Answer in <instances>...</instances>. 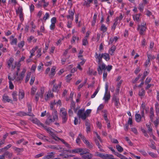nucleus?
<instances>
[{"mask_svg":"<svg viewBox=\"0 0 159 159\" xmlns=\"http://www.w3.org/2000/svg\"><path fill=\"white\" fill-rule=\"evenodd\" d=\"M147 27L146 23L143 22L141 25H138L137 30L141 35H144L145 34Z\"/></svg>","mask_w":159,"mask_h":159,"instance_id":"obj_1","label":"nucleus"},{"mask_svg":"<svg viewBox=\"0 0 159 159\" xmlns=\"http://www.w3.org/2000/svg\"><path fill=\"white\" fill-rule=\"evenodd\" d=\"M58 116L57 111H55L54 113H53L52 117L49 116L46 119L45 121L46 124L49 125L51 123L53 122L55 120L58 119Z\"/></svg>","mask_w":159,"mask_h":159,"instance_id":"obj_2","label":"nucleus"},{"mask_svg":"<svg viewBox=\"0 0 159 159\" xmlns=\"http://www.w3.org/2000/svg\"><path fill=\"white\" fill-rule=\"evenodd\" d=\"M109 88L108 83H106L105 85V94L103 98V99L104 100L105 102H107L110 99L111 95L110 92L108 91Z\"/></svg>","mask_w":159,"mask_h":159,"instance_id":"obj_3","label":"nucleus"},{"mask_svg":"<svg viewBox=\"0 0 159 159\" xmlns=\"http://www.w3.org/2000/svg\"><path fill=\"white\" fill-rule=\"evenodd\" d=\"M98 66L97 71L99 75H102L103 71L106 70V66L104 63L102 62L98 63Z\"/></svg>","mask_w":159,"mask_h":159,"instance_id":"obj_4","label":"nucleus"},{"mask_svg":"<svg viewBox=\"0 0 159 159\" xmlns=\"http://www.w3.org/2000/svg\"><path fill=\"white\" fill-rule=\"evenodd\" d=\"M112 102L114 103L115 106L116 108H117L119 107L120 104L119 102V98L116 94H113L112 99Z\"/></svg>","mask_w":159,"mask_h":159,"instance_id":"obj_5","label":"nucleus"},{"mask_svg":"<svg viewBox=\"0 0 159 159\" xmlns=\"http://www.w3.org/2000/svg\"><path fill=\"white\" fill-rule=\"evenodd\" d=\"M77 116L79 118L83 120H86L87 118V116L84 112V109H80L77 113Z\"/></svg>","mask_w":159,"mask_h":159,"instance_id":"obj_6","label":"nucleus"},{"mask_svg":"<svg viewBox=\"0 0 159 159\" xmlns=\"http://www.w3.org/2000/svg\"><path fill=\"white\" fill-rule=\"evenodd\" d=\"M48 4V2H46L45 0H41L39 1L38 3L36 4V6L38 7L43 6V7L45 8L47 7Z\"/></svg>","mask_w":159,"mask_h":159,"instance_id":"obj_7","label":"nucleus"},{"mask_svg":"<svg viewBox=\"0 0 159 159\" xmlns=\"http://www.w3.org/2000/svg\"><path fill=\"white\" fill-rule=\"evenodd\" d=\"M62 83L60 82L58 84H54L53 85L52 89L53 92L58 93L59 91V89L61 88V86Z\"/></svg>","mask_w":159,"mask_h":159,"instance_id":"obj_8","label":"nucleus"},{"mask_svg":"<svg viewBox=\"0 0 159 159\" xmlns=\"http://www.w3.org/2000/svg\"><path fill=\"white\" fill-rule=\"evenodd\" d=\"M74 12L75 10H73L72 9L69 10L68 11L69 15L66 16L67 19L73 20L74 19Z\"/></svg>","mask_w":159,"mask_h":159,"instance_id":"obj_9","label":"nucleus"},{"mask_svg":"<svg viewBox=\"0 0 159 159\" xmlns=\"http://www.w3.org/2000/svg\"><path fill=\"white\" fill-rule=\"evenodd\" d=\"M94 57L98 63L102 62V53L98 54L97 52H96L94 55Z\"/></svg>","mask_w":159,"mask_h":159,"instance_id":"obj_10","label":"nucleus"},{"mask_svg":"<svg viewBox=\"0 0 159 159\" xmlns=\"http://www.w3.org/2000/svg\"><path fill=\"white\" fill-rule=\"evenodd\" d=\"M2 101L4 102H11L12 103V100L9 98L8 96L6 94H4L2 96Z\"/></svg>","mask_w":159,"mask_h":159,"instance_id":"obj_11","label":"nucleus"},{"mask_svg":"<svg viewBox=\"0 0 159 159\" xmlns=\"http://www.w3.org/2000/svg\"><path fill=\"white\" fill-rule=\"evenodd\" d=\"M55 153L51 152L48 153V154L43 157V159H51L54 157Z\"/></svg>","mask_w":159,"mask_h":159,"instance_id":"obj_12","label":"nucleus"},{"mask_svg":"<svg viewBox=\"0 0 159 159\" xmlns=\"http://www.w3.org/2000/svg\"><path fill=\"white\" fill-rule=\"evenodd\" d=\"M53 97V94L51 90H48V94L45 96V99L46 101H48L50 98Z\"/></svg>","mask_w":159,"mask_h":159,"instance_id":"obj_13","label":"nucleus"},{"mask_svg":"<svg viewBox=\"0 0 159 159\" xmlns=\"http://www.w3.org/2000/svg\"><path fill=\"white\" fill-rule=\"evenodd\" d=\"M17 115L22 116H34L33 114H28V113L24 111H20L17 113Z\"/></svg>","mask_w":159,"mask_h":159,"instance_id":"obj_14","label":"nucleus"},{"mask_svg":"<svg viewBox=\"0 0 159 159\" xmlns=\"http://www.w3.org/2000/svg\"><path fill=\"white\" fill-rule=\"evenodd\" d=\"M13 150L17 153V155H20V153L24 151L23 148H19L16 147H13L12 148Z\"/></svg>","mask_w":159,"mask_h":159,"instance_id":"obj_15","label":"nucleus"},{"mask_svg":"<svg viewBox=\"0 0 159 159\" xmlns=\"http://www.w3.org/2000/svg\"><path fill=\"white\" fill-rule=\"evenodd\" d=\"M48 147L50 148L58 150L60 152H61V150L62 149V148L60 146L57 145H51L49 146Z\"/></svg>","mask_w":159,"mask_h":159,"instance_id":"obj_16","label":"nucleus"},{"mask_svg":"<svg viewBox=\"0 0 159 159\" xmlns=\"http://www.w3.org/2000/svg\"><path fill=\"white\" fill-rule=\"evenodd\" d=\"M4 153L2 154L5 157L7 156L8 158H11L13 156V153L10 152L8 151H4Z\"/></svg>","mask_w":159,"mask_h":159,"instance_id":"obj_17","label":"nucleus"},{"mask_svg":"<svg viewBox=\"0 0 159 159\" xmlns=\"http://www.w3.org/2000/svg\"><path fill=\"white\" fill-rule=\"evenodd\" d=\"M32 121L33 123L39 126H43V124L41 123L40 121L36 118H33Z\"/></svg>","mask_w":159,"mask_h":159,"instance_id":"obj_18","label":"nucleus"},{"mask_svg":"<svg viewBox=\"0 0 159 159\" xmlns=\"http://www.w3.org/2000/svg\"><path fill=\"white\" fill-rule=\"evenodd\" d=\"M81 150V148H77L72 150H66V151L69 152H70L72 153H80L81 151L80 150Z\"/></svg>","mask_w":159,"mask_h":159,"instance_id":"obj_19","label":"nucleus"},{"mask_svg":"<svg viewBox=\"0 0 159 159\" xmlns=\"http://www.w3.org/2000/svg\"><path fill=\"white\" fill-rule=\"evenodd\" d=\"M93 157V154L89 153L88 152V153H87V154L83 155L82 158L84 159H91Z\"/></svg>","mask_w":159,"mask_h":159,"instance_id":"obj_20","label":"nucleus"},{"mask_svg":"<svg viewBox=\"0 0 159 159\" xmlns=\"http://www.w3.org/2000/svg\"><path fill=\"white\" fill-rule=\"evenodd\" d=\"M93 0H84L83 3V5L87 7L90 6V4L92 2Z\"/></svg>","mask_w":159,"mask_h":159,"instance_id":"obj_21","label":"nucleus"},{"mask_svg":"<svg viewBox=\"0 0 159 159\" xmlns=\"http://www.w3.org/2000/svg\"><path fill=\"white\" fill-rule=\"evenodd\" d=\"M116 49V46L113 45L111 47L109 50V53L111 55H113Z\"/></svg>","mask_w":159,"mask_h":159,"instance_id":"obj_22","label":"nucleus"},{"mask_svg":"<svg viewBox=\"0 0 159 159\" xmlns=\"http://www.w3.org/2000/svg\"><path fill=\"white\" fill-rule=\"evenodd\" d=\"M135 119L137 122H139L141 120L142 116L140 114H136L135 115Z\"/></svg>","mask_w":159,"mask_h":159,"instance_id":"obj_23","label":"nucleus"},{"mask_svg":"<svg viewBox=\"0 0 159 159\" xmlns=\"http://www.w3.org/2000/svg\"><path fill=\"white\" fill-rule=\"evenodd\" d=\"M114 154L118 157H119L120 159H127V158L124 156L122 154L119 153L117 152H115Z\"/></svg>","mask_w":159,"mask_h":159,"instance_id":"obj_24","label":"nucleus"},{"mask_svg":"<svg viewBox=\"0 0 159 159\" xmlns=\"http://www.w3.org/2000/svg\"><path fill=\"white\" fill-rule=\"evenodd\" d=\"M150 118L151 121H152L154 116L153 109L152 107H151L150 109Z\"/></svg>","mask_w":159,"mask_h":159,"instance_id":"obj_25","label":"nucleus"},{"mask_svg":"<svg viewBox=\"0 0 159 159\" xmlns=\"http://www.w3.org/2000/svg\"><path fill=\"white\" fill-rule=\"evenodd\" d=\"M12 145L11 144L7 145L6 146L3 148H2L0 149V152H3L4 151H7V150L11 147Z\"/></svg>","mask_w":159,"mask_h":159,"instance_id":"obj_26","label":"nucleus"},{"mask_svg":"<svg viewBox=\"0 0 159 159\" xmlns=\"http://www.w3.org/2000/svg\"><path fill=\"white\" fill-rule=\"evenodd\" d=\"M145 5L142 2L139 4L138 8L140 12H142L143 11Z\"/></svg>","mask_w":159,"mask_h":159,"instance_id":"obj_27","label":"nucleus"},{"mask_svg":"<svg viewBox=\"0 0 159 159\" xmlns=\"http://www.w3.org/2000/svg\"><path fill=\"white\" fill-rule=\"evenodd\" d=\"M118 39V38L117 36H115L114 38H111L109 42V44L112 43L114 41L116 42Z\"/></svg>","mask_w":159,"mask_h":159,"instance_id":"obj_28","label":"nucleus"},{"mask_svg":"<svg viewBox=\"0 0 159 159\" xmlns=\"http://www.w3.org/2000/svg\"><path fill=\"white\" fill-rule=\"evenodd\" d=\"M102 57L106 61H108L110 59L109 55L107 53H102Z\"/></svg>","mask_w":159,"mask_h":159,"instance_id":"obj_29","label":"nucleus"},{"mask_svg":"<svg viewBox=\"0 0 159 159\" xmlns=\"http://www.w3.org/2000/svg\"><path fill=\"white\" fill-rule=\"evenodd\" d=\"M61 116L67 115L66 109L64 108H62L60 109Z\"/></svg>","mask_w":159,"mask_h":159,"instance_id":"obj_30","label":"nucleus"},{"mask_svg":"<svg viewBox=\"0 0 159 159\" xmlns=\"http://www.w3.org/2000/svg\"><path fill=\"white\" fill-rule=\"evenodd\" d=\"M14 61V59L12 57H11L8 61H7V64L9 68H10L11 66L12 63Z\"/></svg>","mask_w":159,"mask_h":159,"instance_id":"obj_31","label":"nucleus"},{"mask_svg":"<svg viewBox=\"0 0 159 159\" xmlns=\"http://www.w3.org/2000/svg\"><path fill=\"white\" fill-rule=\"evenodd\" d=\"M56 69V67L55 66H53L51 69V74L50 75V76L51 77H52L55 74V70Z\"/></svg>","mask_w":159,"mask_h":159,"instance_id":"obj_32","label":"nucleus"},{"mask_svg":"<svg viewBox=\"0 0 159 159\" xmlns=\"http://www.w3.org/2000/svg\"><path fill=\"white\" fill-rule=\"evenodd\" d=\"M100 30L103 33H104L107 30V27L104 24H102L100 27Z\"/></svg>","mask_w":159,"mask_h":159,"instance_id":"obj_33","label":"nucleus"},{"mask_svg":"<svg viewBox=\"0 0 159 159\" xmlns=\"http://www.w3.org/2000/svg\"><path fill=\"white\" fill-rule=\"evenodd\" d=\"M16 13L18 14H21L23 13V9L21 7L19 6L18 9L16 10Z\"/></svg>","mask_w":159,"mask_h":159,"instance_id":"obj_34","label":"nucleus"},{"mask_svg":"<svg viewBox=\"0 0 159 159\" xmlns=\"http://www.w3.org/2000/svg\"><path fill=\"white\" fill-rule=\"evenodd\" d=\"M84 143L85 144L87 147L90 149L92 148L93 147L92 145L90 144L88 140H85Z\"/></svg>","mask_w":159,"mask_h":159,"instance_id":"obj_35","label":"nucleus"},{"mask_svg":"<svg viewBox=\"0 0 159 159\" xmlns=\"http://www.w3.org/2000/svg\"><path fill=\"white\" fill-rule=\"evenodd\" d=\"M48 133L52 137V138L54 139L55 140H57V137L54 133H53V132H52V131H51Z\"/></svg>","mask_w":159,"mask_h":159,"instance_id":"obj_36","label":"nucleus"},{"mask_svg":"<svg viewBox=\"0 0 159 159\" xmlns=\"http://www.w3.org/2000/svg\"><path fill=\"white\" fill-rule=\"evenodd\" d=\"M95 142L96 145L98 146V148L100 150V151L101 152H104V150L103 149H102L101 146V145H100L99 141L98 140H96L95 141Z\"/></svg>","mask_w":159,"mask_h":159,"instance_id":"obj_37","label":"nucleus"},{"mask_svg":"<svg viewBox=\"0 0 159 159\" xmlns=\"http://www.w3.org/2000/svg\"><path fill=\"white\" fill-rule=\"evenodd\" d=\"M81 151L80 153V155H85L87 153H88V151L86 149H82L81 148V150H80Z\"/></svg>","mask_w":159,"mask_h":159,"instance_id":"obj_38","label":"nucleus"},{"mask_svg":"<svg viewBox=\"0 0 159 159\" xmlns=\"http://www.w3.org/2000/svg\"><path fill=\"white\" fill-rule=\"evenodd\" d=\"M62 117V122L63 124L65 123L67 121L68 119L67 115L62 116H61Z\"/></svg>","mask_w":159,"mask_h":159,"instance_id":"obj_39","label":"nucleus"},{"mask_svg":"<svg viewBox=\"0 0 159 159\" xmlns=\"http://www.w3.org/2000/svg\"><path fill=\"white\" fill-rule=\"evenodd\" d=\"M17 92L16 91H14L12 93V96L13 100L16 101L17 100L16 96H17Z\"/></svg>","mask_w":159,"mask_h":159,"instance_id":"obj_40","label":"nucleus"},{"mask_svg":"<svg viewBox=\"0 0 159 159\" xmlns=\"http://www.w3.org/2000/svg\"><path fill=\"white\" fill-rule=\"evenodd\" d=\"M140 14H137L133 16V19L134 20H136L138 22L139 20Z\"/></svg>","mask_w":159,"mask_h":159,"instance_id":"obj_41","label":"nucleus"},{"mask_svg":"<svg viewBox=\"0 0 159 159\" xmlns=\"http://www.w3.org/2000/svg\"><path fill=\"white\" fill-rule=\"evenodd\" d=\"M145 93V91L143 89H141L139 92V95L140 96H143Z\"/></svg>","mask_w":159,"mask_h":159,"instance_id":"obj_42","label":"nucleus"},{"mask_svg":"<svg viewBox=\"0 0 159 159\" xmlns=\"http://www.w3.org/2000/svg\"><path fill=\"white\" fill-rule=\"evenodd\" d=\"M116 148L117 151L120 152H121L123 151V148L119 144H117L116 146Z\"/></svg>","mask_w":159,"mask_h":159,"instance_id":"obj_43","label":"nucleus"},{"mask_svg":"<svg viewBox=\"0 0 159 159\" xmlns=\"http://www.w3.org/2000/svg\"><path fill=\"white\" fill-rule=\"evenodd\" d=\"M19 98L20 99H22L24 97V93L22 90H20L19 92Z\"/></svg>","mask_w":159,"mask_h":159,"instance_id":"obj_44","label":"nucleus"},{"mask_svg":"<svg viewBox=\"0 0 159 159\" xmlns=\"http://www.w3.org/2000/svg\"><path fill=\"white\" fill-rule=\"evenodd\" d=\"M148 59L150 60H151L154 59L156 58V57L154 55H152L151 54H147Z\"/></svg>","mask_w":159,"mask_h":159,"instance_id":"obj_45","label":"nucleus"},{"mask_svg":"<svg viewBox=\"0 0 159 159\" xmlns=\"http://www.w3.org/2000/svg\"><path fill=\"white\" fill-rule=\"evenodd\" d=\"M99 90V87H98L96 89V90L95 91V92L93 93V94L91 96V98H94L95 97L97 94L98 93Z\"/></svg>","mask_w":159,"mask_h":159,"instance_id":"obj_46","label":"nucleus"},{"mask_svg":"<svg viewBox=\"0 0 159 159\" xmlns=\"http://www.w3.org/2000/svg\"><path fill=\"white\" fill-rule=\"evenodd\" d=\"M118 24V22L116 20H115L114 23L113 25L111 27V30H112L114 31L115 30L116 26Z\"/></svg>","mask_w":159,"mask_h":159,"instance_id":"obj_47","label":"nucleus"},{"mask_svg":"<svg viewBox=\"0 0 159 159\" xmlns=\"http://www.w3.org/2000/svg\"><path fill=\"white\" fill-rule=\"evenodd\" d=\"M37 90V88H35L34 87H32L31 89V91L30 92V93L32 95H34V94L35 92H36Z\"/></svg>","mask_w":159,"mask_h":159,"instance_id":"obj_48","label":"nucleus"},{"mask_svg":"<svg viewBox=\"0 0 159 159\" xmlns=\"http://www.w3.org/2000/svg\"><path fill=\"white\" fill-rule=\"evenodd\" d=\"M87 39L86 38H84L82 40V45L84 46H86V45L88 44V41Z\"/></svg>","mask_w":159,"mask_h":159,"instance_id":"obj_49","label":"nucleus"},{"mask_svg":"<svg viewBox=\"0 0 159 159\" xmlns=\"http://www.w3.org/2000/svg\"><path fill=\"white\" fill-rule=\"evenodd\" d=\"M25 45V42L22 41L18 44V47L20 48H22Z\"/></svg>","mask_w":159,"mask_h":159,"instance_id":"obj_50","label":"nucleus"},{"mask_svg":"<svg viewBox=\"0 0 159 159\" xmlns=\"http://www.w3.org/2000/svg\"><path fill=\"white\" fill-rule=\"evenodd\" d=\"M44 153L43 152H42L39 154H37L36 155L34 156V157L36 158H38L40 157H41L44 155Z\"/></svg>","mask_w":159,"mask_h":159,"instance_id":"obj_51","label":"nucleus"},{"mask_svg":"<svg viewBox=\"0 0 159 159\" xmlns=\"http://www.w3.org/2000/svg\"><path fill=\"white\" fill-rule=\"evenodd\" d=\"M42 51V48H40L38 49V50L37 52V57H40L41 56V52Z\"/></svg>","mask_w":159,"mask_h":159,"instance_id":"obj_52","label":"nucleus"},{"mask_svg":"<svg viewBox=\"0 0 159 159\" xmlns=\"http://www.w3.org/2000/svg\"><path fill=\"white\" fill-rule=\"evenodd\" d=\"M105 111V112L104 114L103 115V116L104 119V120H105L106 121V122L107 123L108 121L107 118V114L106 113L107 111Z\"/></svg>","mask_w":159,"mask_h":159,"instance_id":"obj_53","label":"nucleus"},{"mask_svg":"<svg viewBox=\"0 0 159 159\" xmlns=\"http://www.w3.org/2000/svg\"><path fill=\"white\" fill-rule=\"evenodd\" d=\"M91 110L89 109H87L85 111H84L87 117L89 116V114L91 113Z\"/></svg>","mask_w":159,"mask_h":159,"instance_id":"obj_54","label":"nucleus"},{"mask_svg":"<svg viewBox=\"0 0 159 159\" xmlns=\"http://www.w3.org/2000/svg\"><path fill=\"white\" fill-rule=\"evenodd\" d=\"M106 159H114V156L112 155L107 154Z\"/></svg>","mask_w":159,"mask_h":159,"instance_id":"obj_55","label":"nucleus"},{"mask_svg":"<svg viewBox=\"0 0 159 159\" xmlns=\"http://www.w3.org/2000/svg\"><path fill=\"white\" fill-rule=\"evenodd\" d=\"M49 17V15L48 13H46L43 17V19L45 20H46Z\"/></svg>","mask_w":159,"mask_h":159,"instance_id":"obj_56","label":"nucleus"},{"mask_svg":"<svg viewBox=\"0 0 159 159\" xmlns=\"http://www.w3.org/2000/svg\"><path fill=\"white\" fill-rule=\"evenodd\" d=\"M139 152L141 153L143 156H146L147 154L146 152L144 150H141L139 151Z\"/></svg>","mask_w":159,"mask_h":159,"instance_id":"obj_57","label":"nucleus"},{"mask_svg":"<svg viewBox=\"0 0 159 159\" xmlns=\"http://www.w3.org/2000/svg\"><path fill=\"white\" fill-rule=\"evenodd\" d=\"M26 71V70L25 69H23L20 74V76H21L22 77L24 78L25 74V73Z\"/></svg>","mask_w":159,"mask_h":159,"instance_id":"obj_58","label":"nucleus"},{"mask_svg":"<svg viewBox=\"0 0 159 159\" xmlns=\"http://www.w3.org/2000/svg\"><path fill=\"white\" fill-rule=\"evenodd\" d=\"M148 153L149 155L153 158H156L157 157V155L152 152H148Z\"/></svg>","mask_w":159,"mask_h":159,"instance_id":"obj_59","label":"nucleus"},{"mask_svg":"<svg viewBox=\"0 0 159 159\" xmlns=\"http://www.w3.org/2000/svg\"><path fill=\"white\" fill-rule=\"evenodd\" d=\"M30 73H28L27 74L26 77V78H25V83H27V82H28V81H29V79L30 78Z\"/></svg>","mask_w":159,"mask_h":159,"instance_id":"obj_60","label":"nucleus"},{"mask_svg":"<svg viewBox=\"0 0 159 159\" xmlns=\"http://www.w3.org/2000/svg\"><path fill=\"white\" fill-rule=\"evenodd\" d=\"M14 77H16L15 79L16 81H20V80H22L23 79V78L21 76H20V75L17 77H16V76H14Z\"/></svg>","mask_w":159,"mask_h":159,"instance_id":"obj_61","label":"nucleus"},{"mask_svg":"<svg viewBox=\"0 0 159 159\" xmlns=\"http://www.w3.org/2000/svg\"><path fill=\"white\" fill-rule=\"evenodd\" d=\"M57 21V18L55 17H53L51 19V21L52 24H55Z\"/></svg>","mask_w":159,"mask_h":159,"instance_id":"obj_62","label":"nucleus"},{"mask_svg":"<svg viewBox=\"0 0 159 159\" xmlns=\"http://www.w3.org/2000/svg\"><path fill=\"white\" fill-rule=\"evenodd\" d=\"M39 96L40 94L38 92L37 93L35 96V99L36 102L38 101Z\"/></svg>","mask_w":159,"mask_h":159,"instance_id":"obj_63","label":"nucleus"},{"mask_svg":"<svg viewBox=\"0 0 159 159\" xmlns=\"http://www.w3.org/2000/svg\"><path fill=\"white\" fill-rule=\"evenodd\" d=\"M107 72L106 70L103 71V80H104L107 78Z\"/></svg>","mask_w":159,"mask_h":159,"instance_id":"obj_64","label":"nucleus"}]
</instances>
